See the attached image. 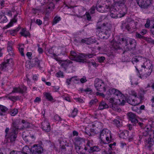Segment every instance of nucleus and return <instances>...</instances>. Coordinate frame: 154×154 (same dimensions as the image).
Masks as SVG:
<instances>
[{"mask_svg":"<svg viewBox=\"0 0 154 154\" xmlns=\"http://www.w3.org/2000/svg\"><path fill=\"white\" fill-rule=\"evenodd\" d=\"M2 18H1V20L0 21V23H6L7 22V17L5 16V15L4 14H3L2 15Z\"/></svg>","mask_w":154,"mask_h":154,"instance_id":"45","label":"nucleus"},{"mask_svg":"<svg viewBox=\"0 0 154 154\" xmlns=\"http://www.w3.org/2000/svg\"><path fill=\"white\" fill-rule=\"evenodd\" d=\"M85 14L86 16L87 19L88 20L90 21L91 20V17L89 12H86Z\"/></svg>","mask_w":154,"mask_h":154,"instance_id":"54","label":"nucleus"},{"mask_svg":"<svg viewBox=\"0 0 154 154\" xmlns=\"http://www.w3.org/2000/svg\"><path fill=\"white\" fill-rule=\"evenodd\" d=\"M111 45L112 47L115 49H118L120 48L119 45L120 44L117 42L116 41L112 40L111 42Z\"/></svg>","mask_w":154,"mask_h":154,"instance_id":"25","label":"nucleus"},{"mask_svg":"<svg viewBox=\"0 0 154 154\" xmlns=\"http://www.w3.org/2000/svg\"><path fill=\"white\" fill-rule=\"evenodd\" d=\"M9 60H7L3 62L0 64V68L2 69H5V68L9 65Z\"/></svg>","mask_w":154,"mask_h":154,"instance_id":"23","label":"nucleus"},{"mask_svg":"<svg viewBox=\"0 0 154 154\" xmlns=\"http://www.w3.org/2000/svg\"><path fill=\"white\" fill-rule=\"evenodd\" d=\"M18 112V110L17 109H11L9 111V113L12 116H14L16 115Z\"/></svg>","mask_w":154,"mask_h":154,"instance_id":"37","label":"nucleus"},{"mask_svg":"<svg viewBox=\"0 0 154 154\" xmlns=\"http://www.w3.org/2000/svg\"><path fill=\"white\" fill-rule=\"evenodd\" d=\"M127 102L129 104L134 106L138 105V103L136 100L135 101L134 99H132L130 97H129L127 99Z\"/></svg>","mask_w":154,"mask_h":154,"instance_id":"24","label":"nucleus"},{"mask_svg":"<svg viewBox=\"0 0 154 154\" xmlns=\"http://www.w3.org/2000/svg\"><path fill=\"white\" fill-rule=\"evenodd\" d=\"M78 55V54H77L75 52L72 51L70 52V58L72 60H74Z\"/></svg>","mask_w":154,"mask_h":154,"instance_id":"36","label":"nucleus"},{"mask_svg":"<svg viewBox=\"0 0 154 154\" xmlns=\"http://www.w3.org/2000/svg\"><path fill=\"white\" fill-rule=\"evenodd\" d=\"M75 149L79 153V154H85V153H82L81 152L79 151V150L81 149V147L80 146H79L78 144H75Z\"/></svg>","mask_w":154,"mask_h":154,"instance_id":"43","label":"nucleus"},{"mask_svg":"<svg viewBox=\"0 0 154 154\" xmlns=\"http://www.w3.org/2000/svg\"><path fill=\"white\" fill-rule=\"evenodd\" d=\"M81 42L87 45H90L95 43L96 40L95 39L91 38H85L84 39H82L81 41Z\"/></svg>","mask_w":154,"mask_h":154,"instance_id":"15","label":"nucleus"},{"mask_svg":"<svg viewBox=\"0 0 154 154\" xmlns=\"http://www.w3.org/2000/svg\"><path fill=\"white\" fill-rule=\"evenodd\" d=\"M152 71V69L143 68L141 70L140 78L143 79L147 78L151 74Z\"/></svg>","mask_w":154,"mask_h":154,"instance_id":"6","label":"nucleus"},{"mask_svg":"<svg viewBox=\"0 0 154 154\" xmlns=\"http://www.w3.org/2000/svg\"><path fill=\"white\" fill-rule=\"evenodd\" d=\"M129 38H122L119 39V43L123 46H127Z\"/></svg>","mask_w":154,"mask_h":154,"instance_id":"22","label":"nucleus"},{"mask_svg":"<svg viewBox=\"0 0 154 154\" xmlns=\"http://www.w3.org/2000/svg\"><path fill=\"white\" fill-rule=\"evenodd\" d=\"M153 0H137V3L141 8L146 9L150 7L152 4Z\"/></svg>","mask_w":154,"mask_h":154,"instance_id":"3","label":"nucleus"},{"mask_svg":"<svg viewBox=\"0 0 154 154\" xmlns=\"http://www.w3.org/2000/svg\"><path fill=\"white\" fill-rule=\"evenodd\" d=\"M150 24V21L149 20H146V23L145 25V27L146 28H148L149 27Z\"/></svg>","mask_w":154,"mask_h":154,"instance_id":"60","label":"nucleus"},{"mask_svg":"<svg viewBox=\"0 0 154 154\" xmlns=\"http://www.w3.org/2000/svg\"><path fill=\"white\" fill-rule=\"evenodd\" d=\"M108 107V106L105 102L102 101L100 103L98 109L100 110H102L104 109L107 108Z\"/></svg>","mask_w":154,"mask_h":154,"instance_id":"28","label":"nucleus"},{"mask_svg":"<svg viewBox=\"0 0 154 154\" xmlns=\"http://www.w3.org/2000/svg\"><path fill=\"white\" fill-rule=\"evenodd\" d=\"M19 51L21 54V56H24V54L23 53L24 48L23 47H21L20 46L19 48Z\"/></svg>","mask_w":154,"mask_h":154,"instance_id":"53","label":"nucleus"},{"mask_svg":"<svg viewBox=\"0 0 154 154\" xmlns=\"http://www.w3.org/2000/svg\"><path fill=\"white\" fill-rule=\"evenodd\" d=\"M130 94L131 95L134 96L135 97H136L137 96V93L134 91H131Z\"/></svg>","mask_w":154,"mask_h":154,"instance_id":"61","label":"nucleus"},{"mask_svg":"<svg viewBox=\"0 0 154 154\" xmlns=\"http://www.w3.org/2000/svg\"><path fill=\"white\" fill-rule=\"evenodd\" d=\"M153 138V137H149L148 139V144L149 147H151L154 144Z\"/></svg>","mask_w":154,"mask_h":154,"instance_id":"39","label":"nucleus"},{"mask_svg":"<svg viewBox=\"0 0 154 154\" xmlns=\"http://www.w3.org/2000/svg\"><path fill=\"white\" fill-rule=\"evenodd\" d=\"M72 62L69 60H66L65 61H63L62 62L61 65L63 67L67 66L69 65L72 63Z\"/></svg>","mask_w":154,"mask_h":154,"instance_id":"31","label":"nucleus"},{"mask_svg":"<svg viewBox=\"0 0 154 154\" xmlns=\"http://www.w3.org/2000/svg\"><path fill=\"white\" fill-rule=\"evenodd\" d=\"M144 39L146 40L149 43H151L154 44V41L151 38L145 37Z\"/></svg>","mask_w":154,"mask_h":154,"instance_id":"49","label":"nucleus"},{"mask_svg":"<svg viewBox=\"0 0 154 154\" xmlns=\"http://www.w3.org/2000/svg\"><path fill=\"white\" fill-rule=\"evenodd\" d=\"M103 27H106V29H105L106 31L105 32V34L106 35H110L109 33H108L109 31H110L112 28L111 24L110 23H103L102 25Z\"/></svg>","mask_w":154,"mask_h":154,"instance_id":"12","label":"nucleus"},{"mask_svg":"<svg viewBox=\"0 0 154 154\" xmlns=\"http://www.w3.org/2000/svg\"><path fill=\"white\" fill-rule=\"evenodd\" d=\"M8 98L10 100L13 101H15L19 99V97L18 96H11L8 97Z\"/></svg>","mask_w":154,"mask_h":154,"instance_id":"48","label":"nucleus"},{"mask_svg":"<svg viewBox=\"0 0 154 154\" xmlns=\"http://www.w3.org/2000/svg\"><path fill=\"white\" fill-rule=\"evenodd\" d=\"M43 151V148L37 144L34 145L31 149V152L33 154H41Z\"/></svg>","mask_w":154,"mask_h":154,"instance_id":"7","label":"nucleus"},{"mask_svg":"<svg viewBox=\"0 0 154 154\" xmlns=\"http://www.w3.org/2000/svg\"><path fill=\"white\" fill-rule=\"evenodd\" d=\"M24 91L25 90L22 89L20 87H14L13 88V90H12V92L11 93H19L23 94L24 92Z\"/></svg>","mask_w":154,"mask_h":154,"instance_id":"20","label":"nucleus"},{"mask_svg":"<svg viewBox=\"0 0 154 154\" xmlns=\"http://www.w3.org/2000/svg\"><path fill=\"white\" fill-rule=\"evenodd\" d=\"M54 9H52L50 7L47 6L45 10L46 15H49L51 11H52Z\"/></svg>","mask_w":154,"mask_h":154,"instance_id":"40","label":"nucleus"},{"mask_svg":"<svg viewBox=\"0 0 154 154\" xmlns=\"http://www.w3.org/2000/svg\"><path fill=\"white\" fill-rule=\"evenodd\" d=\"M74 60L78 62L82 63L85 62L86 59L85 58V54H78Z\"/></svg>","mask_w":154,"mask_h":154,"instance_id":"16","label":"nucleus"},{"mask_svg":"<svg viewBox=\"0 0 154 154\" xmlns=\"http://www.w3.org/2000/svg\"><path fill=\"white\" fill-rule=\"evenodd\" d=\"M114 13H112V11H110V15L111 17L113 18H116L118 17L117 14V11L116 9H114L113 11Z\"/></svg>","mask_w":154,"mask_h":154,"instance_id":"33","label":"nucleus"},{"mask_svg":"<svg viewBox=\"0 0 154 154\" xmlns=\"http://www.w3.org/2000/svg\"><path fill=\"white\" fill-rule=\"evenodd\" d=\"M111 108L114 110L118 112H120L121 109L120 108H118L116 105L114 104H112L111 106Z\"/></svg>","mask_w":154,"mask_h":154,"instance_id":"34","label":"nucleus"},{"mask_svg":"<svg viewBox=\"0 0 154 154\" xmlns=\"http://www.w3.org/2000/svg\"><path fill=\"white\" fill-rule=\"evenodd\" d=\"M13 43L12 42H9L7 45V50L9 54L11 56H13L14 53L12 48Z\"/></svg>","mask_w":154,"mask_h":154,"instance_id":"14","label":"nucleus"},{"mask_svg":"<svg viewBox=\"0 0 154 154\" xmlns=\"http://www.w3.org/2000/svg\"><path fill=\"white\" fill-rule=\"evenodd\" d=\"M125 28L130 33H132L135 31L137 29L135 22L132 21L129 24H127L125 26Z\"/></svg>","mask_w":154,"mask_h":154,"instance_id":"8","label":"nucleus"},{"mask_svg":"<svg viewBox=\"0 0 154 154\" xmlns=\"http://www.w3.org/2000/svg\"><path fill=\"white\" fill-rule=\"evenodd\" d=\"M20 151L13 150L11 152L10 154H19Z\"/></svg>","mask_w":154,"mask_h":154,"instance_id":"64","label":"nucleus"},{"mask_svg":"<svg viewBox=\"0 0 154 154\" xmlns=\"http://www.w3.org/2000/svg\"><path fill=\"white\" fill-rule=\"evenodd\" d=\"M98 100L97 99L91 100L89 102V104L91 106L94 105L97 102Z\"/></svg>","mask_w":154,"mask_h":154,"instance_id":"52","label":"nucleus"},{"mask_svg":"<svg viewBox=\"0 0 154 154\" xmlns=\"http://www.w3.org/2000/svg\"><path fill=\"white\" fill-rule=\"evenodd\" d=\"M127 115L129 120L132 123L136 124L138 123L137 116L135 114L130 112L128 113Z\"/></svg>","mask_w":154,"mask_h":154,"instance_id":"10","label":"nucleus"},{"mask_svg":"<svg viewBox=\"0 0 154 154\" xmlns=\"http://www.w3.org/2000/svg\"><path fill=\"white\" fill-rule=\"evenodd\" d=\"M114 94L117 96H121L122 94V93L119 90L116 89L115 92Z\"/></svg>","mask_w":154,"mask_h":154,"instance_id":"62","label":"nucleus"},{"mask_svg":"<svg viewBox=\"0 0 154 154\" xmlns=\"http://www.w3.org/2000/svg\"><path fill=\"white\" fill-rule=\"evenodd\" d=\"M22 137L23 139L27 142H32L35 140V137L34 135L31 134L28 131L23 133Z\"/></svg>","mask_w":154,"mask_h":154,"instance_id":"5","label":"nucleus"},{"mask_svg":"<svg viewBox=\"0 0 154 154\" xmlns=\"http://www.w3.org/2000/svg\"><path fill=\"white\" fill-rule=\"evenodd\" d=\"M19 128L18 124L15 121H14L12 123V126L9 132V134L6 137L9 139L10 142L14 144L16 140L18 133Z\"/></svg>","mask_w":154,"mask_h":154,"instance_id":"1","label":"nucleus"},{"mask_svg":"<svg viewBox=\"0 0 154 154\" xmlns=\"http://www.w3.org/2000/svg\"><path fill=\"white\" fill-rule=\"evenodd\" d=\"M94 85L97 91H100L103 89L104 91H106V88L102 80L98 78L96 79L94 81Z\"/></svg>","mask_w":154,"mask_h":154,"instance_id":"4","label":"nucleus"},{"mask_svg":"<svg viewBox=\"0 0 154 154\" xmlns=\"http://www.w3.org/2000/svg\"><path fill=\"white\" fill-rule=\"evenodd\" d=\"M129 132L127 131H120L119 133V135L120 137L123 139H125L128 137V136Z\"/></svg>","mask_w":154,"mask_h":154,"instance_id":"19","label":"nucleus"},{"mask_svg":"<svg viewBox=\"0 0 154 154\" xmlns=\"http://www.w3.org/2000/svg\"><path fill=\"white\" fill-rule=\"evenodd\" d=\"M80 81L81 83H83L86 82L87 81V80L86 77L85 76H83V78L80 79Z\"/></svg>","mask_w":154,"mask_h":154,"instance_id":"59","label":"nucleus"},{"mask_svg":"<svg viewBox=\"0 0 154 154\" xmlns=\"http://www.w3.org/2000/svg\"><path fill=\"white\" fill-rule=\"evenodd\" d=\"M136 97L140 100L139 102H138V104L141 103L143 102L144 99V91L142 90L139 91Z\"/></svg>","mask_w":154,"mask_h":154,"instance_id":"13","label":"nucleus"},{"mask_svg":"<svg viewBox=\"0 0 154 154\" xmlns=\"http://www.w3.org/2000/svg\"><path fill=\"white\" fill-rule=\"evenodd\" d=\"M21 122L23 124L22 129L28 128L30 127V124L29 122L23 119L22 120Z\"/></svg>","mask_w":154,"mask_h":154,"instance_id":"30","label":"nucleus"},{"mask_svg":"<svg viewBox=\"0 0 154 154\" xmlns=\"http://www.w3.org/2000/svg\"><path fill=\"white\" fill-rule=\"evenodd\" d=\"M54 119L55 120V122H60L61 121L62 119L60 116L58 115H55L54 117Z\"/></svg>","mask_w":154,"mask_h":154,"instance_id":"46","label":"nucleus"},{"mask_svg":"<svg viewBox=\"0 0 154 154\" xmlns=\"http://www.w3.org/2000/svg\"><path fill=\"white\" fill-rule=\"evenodd\" d=\"M61 20V18L60 17L57 16H56L54 18L53 21H52V25H54L57 23L58 22L60 21Z\"/></svg>","mask_w":154,"mask_h":154,"instance_id":"35","label":"nucleus"},{"mask_svg":"<svg viewBox=\"0 0 154 154\" xmlns=\"http://www.w3.org/2000/svg\"><path fill=\"white\" fill-rule=\"evenodd\" d=\"M56 75L57 77H60V76H63V73L62 72H57L56 74Z\"/></svg>","mask_w":154,"mask_h":154,"instance_id":"63","label":"nucleus"},{"mask_svg":"<svg viewBox=\"0 0 154 154\" xmlns=\"http://www.w3.org/2000/svg\"><path fill=\"white\" fill-rule=\"evenodd\" d=\"M85 59L87 58H91L93 57V54H85Z\"/></svg>","mask_w":154,"mask_h":154,"instance_id":"58","label":"nucleus"},{"mask_svg":"<svg viewBox=\"0 0 154 154\" xmlns=\"http://www.w3.org/2000/svg\"><path fill=\"white\" fill-rule=\"evenodd\" d=\"M78 111V110L76 108H74L72 112L71 116L74 118L77 115Z\"/></svg>","mask_w":154,"mask_h":154,"instance_id":"41","label":"nucleus"},{"mask_svg":"<svg viewBox=\"0 0 154 154\" xmlns=\"http://www.w3.org/2000/svg\"><path fill=\"white\" fill-rule=\"evenodd\" d=\"M136 45V41L134 39L129 38L127 46L131 49H134L135 48Z\"/></svg>","mask_w":154,"mask_h":154,"instance_id":"11","label":"nucleus"},{"mask_svg":"<svg viewBox=\"0 0 154 154\" xmlns=\"http://www.w3.org/2000/svg\"><path fill=\"white\" fill-rule=\"evenodd\" d=\"M20 34L22 36L26 37L30 35L29 32L26 30V28L22 29L21 32H20Z\"/></svg>","mask_w":154,"mask_h":154,"instance_id":"27","label":"nucleus"},{"mask_svg":"<svg viewBox=\"0 0 154 154\" xmlns=\"http://www.w3.org/2000/svg\"><path fill=\"white\" fill-rule=\"evenodd\" d=\"M127 0H117V3L119 5H120L121 4H124Z\"/></svg>","mask_w":154,"mask_h":154,"instance_id":"55","label":"nucleus"},{"mask_svg":"<svg viewBox=\"0 0 154 154\" xmlns=\"http://www.w3.org/2000/svg\"><path fill=\"white\" fill-rule=\"evenodd\" d=\"M46 99L50 101L55 102V100L53 98L51 93L48 92H45L43 93Z\"/></svg>","mask_w":154,"mask_h":154,"instance_id":"18","label":"nucleus"},{"mask_svg":"<svg viewBox=\"0 0 154 154\" xmlns=\"http://www.w3.org/2000/svg\"><path fill=\"white\" fill-rule=\"evenodd\" d=\"M100 138L104 143H109L113 140L111 132L107 129H104L101 131Z\"/></svg>","mask_w":154,"mask_h":154,"instance_id":"2","label":"nucleus"},{"mask_svg":"<svg viewBox=\"0 0 154 154\" xmlns=\"http://www.w3.org/2000/svg\"><path fill=\"white\" fill-rule=\"evenodd\" d=\"M29 151H31V149H30L29 147L28 146H25L23 147L22 152L23 153L28 154V153L29 152Z\"/></svg>","mask_w":154,"mask_h":154,"instance_id":"38","label":"nucleus"},{"mask_svg":"<svg viewBox=\"0 0 154 154\" xmlns=\"http://www.w3.org/2000/svg\"><path fill=\"white\" fill-rule=\"evenodd\" d=\"M42 128L46 132H49L51 130V126L47 119H45L42 123Z\"/></svg>","mask_w":154,"mask_h":154,"instance_id":"9","label":"nucleus"},{"mask_svg":"<svg viewBox=\"0 0 154 154\" xmlns=\"http://www.w3.org/2000/svg\"><path fill=\"white\" fill-rule=\"evenodd\" d=\"M113 122L114 124H116L117 127H120L121 125V124L120 122L117 119H114Z\"/></svg>","mask_w":154,"mask_h":154,"instance_id":"51","label":"nucleus"},{"mask_svg":"<svg viewBox=\"0 0 154 154\" xmlns=\"http://www.w3.org/2000/svg\"><path fill=\"white\" fill-rule=\"evenodd\" d=\"M135 36L137 38L140 39L142 38L144 39L145 37L138 33L137 32H136L135 33Z\"/></svg>","mask_w":154,"mask_h":154,"instance_id":"50","label":"nucleus"},{"mask_svg":"<svg viewBox=\"0 0 154 154\" xmlns=\"http://www.w3.org/2000/svg\"><path fill=\"white\" fill-rule=\"evenodd\" d=\"M96 9V6H93L90 9V13L91 14H93L95 13V10Z\"/></svg>","mask_w":154,"mask_h":154,"instance_id":"44","label":"nucleus"},{"mask_svg":"<svg viewBox=\"0 0 154 154\" xmlns=\"http://www.w3.org/2000/svg\"><path fill=\"white\" fill-rule=\"evenodd\" d=\"M5 11H4L3 12H2L3 14H4L5 15V14H7L8 16H11L12 15L11 14V12L10 10H9L8 8H5Z\"/></svg>","mask_w":154,"mask_h":154,"instance_id":"42","label":"nucleus"},{"mask_svg":"<svg viewBox=\"0 0 154 154\" xmlns=\"http://www.w3.org/2000/svg\"><path fill=\"white\" fill-rule=\"evenodd\" d=\"M151 128H148V127L146 126L143 130V131L142 133L143 136L146 137L149 134V137H152L150 135V132L151 131H153V130H150ZM154 130H153V131ZM153 138L154 139V137H153Z\"/></svg>","mask_w":154,"mask_h":154,"instance_id":"17","label":"nucleus"},{"mask_svg":"<svg viewBox=\"0 0 154 154\" xmlns=\"http://www.w3.org/2000/svg\"><path fill=\"white\" fill-rule=\"evenodd\" d=\"M77 78V76H75L74 77H71V78H70L69 79H67V80H66V82L68 84V85H69L70 84V83L71 82V81L72 79L73 78Z\"/></svg>","mask_w":154,"mask_h":154,"instance_id":"57","label":"nucleus"},{"mask_svg":"<svg viewBox=\"0 0 154 154\" xmlns=\"http://www.w3.org/2000/svg\"><path fill=\"white\" fill-rule=\"evenodd\" d=\"M17 16V14H16L14 16V18L11 20L9 23L5 26L6 29L11 27L13 25V23H16L17 21V19H16Z\"/></svg>","mask_w":154,"mask_h":154,"instance_id":"26","label":"nucleus"},{"mask_svg":"<svg viewBox=\"0 0 154 154\" xmlns=\"http://www.w3.org/2000/svg\"><path fill=\"white\" fill-rule=\"evenodd\" d=\"M8 109L5 106L0 105V115H3V113L5 112L8 110Z\"/></svg>","mask_w":154,"mask_h":154,"instance_id":"29","label":"nucleus"},{"mask_svg":"<svg viewBox=\"0 0 154 154\" xmlns=\"http://www.w3.org/2000/svg\"><path fill=\"white\" fill-rule=\"evenodd\" d=\"M142 66L143 68L152 69V65L149 60H147L144 62Z\"/></svg>","mask_w":154,"mask_h":154,"instance_id":"21","label":"nucleus"},{"mask_svg":"<svg viewBox=\"0 0 154 154\" xmlns=\"http://www.w3.org/2000/svg\"><path fill=\"white\" fill-rule=\"evenodd\" d=\"M75 144H80L82 142H83L84 141V140L83 138H81L79 137H77L75 139Z\"/></svg>","mask_w":154,"mask_h":154,"instance_id":"32","label":"nucleus"},{"mask_svg":"<svg viewBox=\"0 0 154 154\" xmlns=\"http://www.w3.org/2000/svg\"><path fill=\"white\" fill-rule=\"evenodd\" d=\"M5 1L4 0H0V5L1 6V8L2 9L5 6Z\"/></svg>","mask_w":154,"mask_h":154,"instance_id":"56","label":"nucleus"},{"mask_svg":"<svg viewBox=\"0 0 154 154\" xmlns=\"http://www.w3.org/2000/svg\"><path fill=\"white\" fill-rule=\"evenodd\" d=\"M91 150L93 152L99 151L100 150V149L97 146H94L91 147L90 148Z\"/></svg>","mask_w":154,"mask_h":154,"instance_id":"47","label":"nucleus"}]
</instances>
